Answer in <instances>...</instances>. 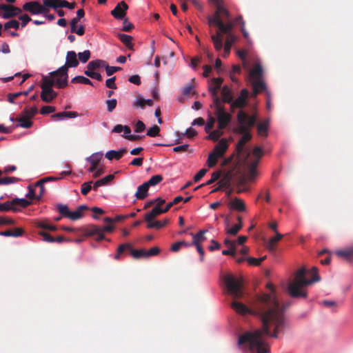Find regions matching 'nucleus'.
<instances>
[{"label": "nucleus", "mask_w": 353, "mask_h": 353, "mask_svg": "<svg viewBox=\"0 0 353 353\" xmlns=\"http://www.w3.org/2000/svg\"><path fill=\"white\" fill-rule=\"evenodd\" d=\"M266 288L270 290V293L256 295L251 308L238 301H233L231 307L240 314L256 316L260 320L264 332L270 334V327H273V334L271 335L278 338L279 334L285 327L284 312L285 307L290 304L283 306L280 305L272 283H268Z\"/></svg>", "instance_id": "f257e3e1"}, {"label": "nucleus", "mask_w": 353, "mask_h": 353, "mask_svg": "<svg viewBox=\"0 0 353 353\" xmlns=\"http://www.w3.org/2000/svg\"><path fill=\"white\" fill-rule=\"evenodd\" d=\"M74 51H68L65 65L51 72L50 77L46 76V103L51 101L57 96V93L52 89L53 85L59 88H63L68 85V68L78 66L79 61Z\"/></svg>", "instance_id": "f03ea898"}, {"label": "nucleus", "mask_w": 353, "mask_h": 353, "mask_svg": "<svg viewBox=\"0 0 353 353\" xmlns=\"http://www.w3.org/2000/svg\"><path fill=\"white\" fill-rule=\"evenodd\" d=\"M223 4L215 5L216 10L214 13L208 18L209 26H214L218 28L216 34H212L210 37L216 51H220L223 48V38L221 33H228L229 31H232L234 28V23L230 21V13Z\"/></svg>", "instance_id": "7ed1b4c3"}, {"label": "nucleus", "mask_w": 353, "mask_h": 353, "mask_svg": "<svg viewBox=\"0 0 353 353\" xmlns=\"http://www.w3.org/2000/svg\"><path fill=\"white\" fill-rule=\"evenodd\" d=\"M238 126L234 130L236 134H242L241 138L238 141L236 146V152L238 156H241L245 153V161L250 156V152L245 148L247 142L252 139L250 131L256 122V116L250 115L244 110H239L236 115Z\"/></svg>", "instance_id": "20e7f679"}, {"label": "nucleus", "mask_w": 353, "mask_h": 353, "mask_svg": "<svg viewBox=\"0 0 353 353\" xmlns=\"http://www.w3.org/2000/svg\"><path fill=\"white\" fill-rule=\"evenodd\" d=\"M273 327H270V334L263 330L261 325V329L255 330L253 332L247 331L239 336L238 345L242 348H247L251 352L256 353H270V349L268 343L263 339V335L274 338Z\"/></svg>", "instance_id": "39448f33"}, {"label": "nucleus", "mask_w": 353, "mask_h": 353, "mask_svg": "<svg viewBox=\"0 0 353 353\" xmlns=\"http://www.w3.org/2000/svg\"><path fill=\"white\" fill-rule=\"evenodd\" d=\"M311 273L312 278L307 279L305 277L306 270L305 268H301L295 272L293 280L288 285V292L292 298H307V292L304 290V288L321 280L316 267L312 268Z\"/></svg>", "instance_id": "423d86ee"}, {"label": "nucleus", "mask_w": 353, "mask_h": 353, "mask_svg": "<svg viewBox=\"0 0 353 353\" xmlns=\"http://www.w3.org/2000/svg\"><path fill=\"white\" fill-rule=\"evenodd\" d=\"M228 293L234 299H240L243 296V281L232 275H227L224 279Z\"/></svg>", "instance_id": "0eeeda50"}, {"label": "nucleus", "mask_w": 353, "mask_h": 353, "mask_svg": "<svg viewBox=\"0 0 353 353\" xmlns=\"http://www.w3.org/2000/svg\"><path fill=\"white\" fill-rule=\"evenodd\" d=\"M59 213L63 217L68 218L72 221H77L81 219L83 216V211L86 210L88 208L86 205H79L74 212H71L67 205L58 203L56 205Z\"/></svg>", "instance_id": "6e6552de"}, {"label": "nucleus", "mask_w": 353, "mask_h": 353, "mask_svg": "<svg viewBox=\"0 0 353 353\" xmlns=\"http://www.w3.org/2000/svg\"><path fill=\"white\" fill-rule=\"evenodd\" d=\"M114 230V226L109 225L103 228L90 225L85 230V235L93 236L95 240L99 241L104 239V232H112Z\"/></svg>", "instance_id": "1a4fd4ad"}, {"label": "nucleus", "mask_w": 353, "mask_h": 353, "mask_svg": "<svg viewBox=\"0 0 353 353\" xmlns=\"http://www.w3.org/2000/svg\"><path fill=\"white\" fill-rule=\"evenodd\" d=\"M125 250L130 251L131 255L134 259H139V258H147L146 255V250L143 249L140 250H134L132 249V245L130 243H123L119 245L117 254L114 256V259L119 260L121 254H122Z\"/></svg>", "instance_id": "9d476101"}, {"label": "nucleus", "mask_w": 353, "mask_h": 353, "mask_svg": "<svg viewBox=\"0 0 353 353\" xmlns=\"http://www.w3.org/2000/svg\"><path fill=\"white\" fill-rule=\"evenodd\" d=\"M44 2V0L43 1ZM23 10L29 12L32 15L40 14L44 12V3L38 1H31L23 5Z\"/></svg>", "instance_id": "9b49d317"}, {"label": "nucleus", "mask_w": 353, "mask_h": 353, "mask_svg": "<svg viewBox=\"0 0 353 353\" xmlns=\"http://www.w3.org/2000/svg\"><path fill=\"white\" fill-rule=\"evenodd\" d=\"M214 114L217 118L219 130L225 129L232 120L231 114L227 112L225 109L218 110V111L214 112Z\"/></svg>", "instance_id": "f8f14e48"}, {"label": "nucleus", "mask_w": 353, "mask_h": 353, "mask_svg": "<svg viewBox=\"0 0 353 353\" xmlns=\"http://www.w3.org/2000/svg\"><path fill=\"white\" fill-rule=\"evenodd\" d=\"M44 192V178L39 180L34 188L28 187V192L26 194L27 197L35 198L37 196L41 198Z\"/></svg>", "instance_id": "ddd939ff"}, {"label": "nucleus", "mask_w": 353, "mask_h": 353, "mask_svg": "<svg viewBox=\"0 0 353 353\" xmlns=\"http://www.w3.org/2000/svg\"><path fill=\"white\" fill-rule=\"evenodd\" d=\"M0 10H3L1 17L5 19L15 17L22 12V10L19 8L3 3L0 4Z\"/></svg>", "instance_id": "4468645a"}, {"label": "nucleus", "mask_w": 353, "mask_h": 353, "mask_svg": "<svg viewBox=\"0 0 353 353\" xmlns=\"http://www.w3.org/2000/svg\"><path fill=\"white\" fill-rule=\"evenodd\" d=\"M128 9V6L125 1H122L111 11V14L117 19H122L125 16Z\"/></svg>", "instance_id": "2eb2a0df"}, {"label": "nucleus", "mask_w": 353, "mask_h": 353, "mask_svg": "<svg viewBox=\"0 0 353 353\" xmlns=\"http://www.w3.org/2000/svg\"><path fill=\"white\" fill-rule=\"evenodd\" d=\"M102 153H94L91 156L86 158V161L90 163V167L88 168V172L94 171L97 167L101 166L100 164L102 160Z\"/></svg>", "instance_id": "dca6fc26"}, {"label": "nucleus", "mask_w": 353, "mask_h": 353, "mask_svg": "<svg viewBox=\"0 0 353 353\" xmlns=\"http://www.w3.org/2000/svg\"><path fill=\"white\" fill-rule=\"evenodd\" d=\"M226 34V39L224 43V54L223 57H226L229 55L230 52V50L232 48V44L234 43L236 40L235 36L232 33V31H229L228 33H221V36L223 37V34Z\"/></svg>", "instance_id": "f3484780"}, {"label": "nucleus", "mask_w": 353, "mask_h": 353, "mask_svg": "<svg viewBox=\"0 0 353 353\" xmlns=\"http://www.w3.org/2000/svg\"><path fill=\"white\" fill-rule=\"evenodd\" d=\"M228 148V144L227 140L225 139H222L214 147L212 152L220 158L223 156Z\"/></svg>", "instance_id": "a211bd4d"}, {"label": "nucleus", "mask_w": 353, "mask_h": 353, "mask_svg": "<svg viewBox=\"0 0 353 353\" xmlns=\"http://www.w3.org/2000/svg\"><path fill=\"white\" fill-rule=\"evenodd\" d=\"M263 77V68L260 63H256L249 73V81L261 79Z\"/></svg>", "instance_id": "6ab92c4d"}, {"label": "nucleus", "mask_w": 353, "mask_h": 353, "mask_svg": "<svg viewBox=\"0 0 353 353\" xmlns=\"http://www.w3.org/2000/svg\"><path fill=\"white\" fill-rule=\"evenodd\" d=\"M219 179L218 185H220L223 189L228 188L231 185V183L233 179V174L230 171L227 172L223 174H221V177Z\"/></svg>", "instance_id": "aec40b11"}, {"label": "nucleus", "mask_w": 353, "mask_h": 353, "mask_svg": "<svg viewBox=\"0 0 353 353\" xmlns=\"http://www.w3.org/2000/svg\"><path fill=\"white\" fill-rule=\"evenodd\" d=\"M336 255L346 261H351L353 259V248H347L343 250H336Z\"/></svg>", "instance_id": "412c9836"}, {"label": "nucleus", "mask_w": 353, "mask_h": 353, "mask_svg": "<svg viewBox=\"0 0 353 353\" xmlns=\"http://www.w3.org/2000/svg\"><path fill=\"white\" fill-rule=\"evenodd\" d=\"M252 84V86L253 88V92L254 95L256 96L258 94L263 91L266 90V84L261 79L254 80L252 81H250Z\"/></svg>", "instance_id": "4be33fe9"}, {"label": "nucleus", "mask_w": 353, "mask_h": 353, "mask_svg": "<svg viewBox=\"0 0 353 353\" xmlns=\"http://www.w3.org/2000/svg\"><path fill=\"white\" fill-rule=\"evenodd\" d=\"M229 206L236 211L245 212L246 206L243 201L239 198H234L229 203Z\"/></svg>", "instance_id": "5701e85b"}, {"label": "nucleus", "mask_w": 353, "mask_h": 353, "mask_svg": "<svg viewBox=\"0 0 353 353\" xmlns=\"http://www.w3.org/2000/svg\"><path fill=\"white\" fill-rule=\"evenodd\" d=\"M126 148H121L119 150H110L106 152L105 158L111 161L112 159L119 160L126 152Z\"/></svg>", "instance_id": "b1692460"}, {"label": "nucleus", "mask_w": 353, "mask_h": 353, "mask_svg": "<svg viewBox=\"0 0 353 353\" xmlns=\"http://www.w3.org/2000/svg\"><path fill=\"white\" fill-rule=\"evenodd\" d=\"M149 187L148 184L143 183L137 188V191L135 193V196L139 200H143L148 196Z\"/></svg>", "instance_id": "393cba45"}, {"label": "nucleus", "mask_w": 353, "mask_h": 353, "mask_svg": "<svg viewBox=\"0 0 353 353\" xmlns=\"http://www.w3.org/2000/svg\"><path fill=\"white\" fill-rule=\"evenodd\" d=\"M248 104V101L245 99L238 97L235 100L232 99V102H231L230 105V111L233 112L236 108L241 109L240 110H243Z\"/></svg>", "instance_id": "a878e982"}, {"label": "nucleus", "mask_w": 353, "mask_h": 353, "mask_svg": "<svg viewBox=\"0 0 353 353\" xmlns=\"http://www.w3.org/2000/svg\"><path fill=\"white\" fill-rule=\"evenodd\" d=\"M163 214L162 208L155 206L153 209L145 214V221L148 223L153 221L157 216Z\"/></svg>", "instance_id": "bb28decb"}, {"label": "nucleus", "mask_w": 353, "mask_h": 353, "mask_svg": "<svg viewBox=\"0 0 353 353\" xmlns=\"http://www.w3.org/2000/svg\"><path fill=\"white\" fill-rule=\"evenodd\" d=\"M79 114L77 112H61L51 115L52 120H63L65 118H76Z\"/></svg>", "instance_id": "cd10ccee"}, {"label": "nucleus", "mask_w": 353, "mask_h": 353, "mask_svg": "<svg viewBox=\"0 0 353 353\" xmlns=\"http://www.w3.org/2000/svg\"><path fill=\"white\" fill-rule=\"evenodd\" d=\"M221 95L223 97V102L226 103H231L234 99L232 90L228 85H224L221 88Z\"/></svg>", "instance_id": "c85d7f7f"}, {"label": "nucleus", "mask_w": 353, "mask_h": 353, "mask_svg": "<svg viewBox=\"0 0 353 353\" xmlns=\"http://www.w3.org/2000/svg\"><path fill=\"white\" fill-rule=\"evenodd\" d=\"M117 37L119 39V40L130 50H134L133 48V43H132V37L123 34V33H118Z\"/></svg>", "instance_id": "c756f323"}, {"label": "nucleus", "mask_w": 353, "mask_h": 353, "mask_svg": "<svg viewBox=\"0 0 353 353\" xmlns=\"http://www.w3.org/2000/svg\"><path fill=\"white\" fill-rule=\"evenodd\" d=\"M114 174H109L99 180H97V181H95L94 183L93 190L94 191H97L98 188L100 186H103V185H105L108 184L110 181H112L114 179Z\"/></svg>", "instance_id": "7c9ffc66"}, {"label": "nucleus", "mask_w": 353, "mask_h": 353, "mask_svg": "<svg viewBox=\"0 0 353 353\" xmlns=\"http://www.w3.org/2000/svg\"><path fill=\"white\" fill-rule=\"evenodd\" d=\"M283 234L276 232V235L273 237H271L266 243L267 249L271 252L274 251L276 244L283 238Z\"/></svg>", "instance_id": "2f4dec72"}, {"label": "nucleus", "mask_w": 353, "mask_h": 353, "mask_svg": "<svg viewBox=\"0 0 353 353\" xmlns=\"http://www.w3.org/2000/svg\"><path fill=\"white\" fill-rule=\"evenodd\" d=\"M207 232V230H200L197 234H194L191 233L190 234L192 236V244L194 245H201L202 242L206 240V237L204 234Z\"/></svg>", "instance_id": "473e14b6"}, {"label": "nucleus", "mask_w": 353, "mask_h": 353, "mask_svg": "<svg viewBox=\"0 0 353 353\" xmlns=\"http://www.w3.org/2000/svg\"><path fill=\"white\" fill-rule=\"evenodd\" d=\"M20 209L17 207L14 206L13 201H6L5 203H1L0 205V211L6 212V211H13L18 212Z\"/></svg>", "instance_id": "72a5a7b5"}, {"label": "nucleus", "mask_w": 353, "mask_h": 353, "mask_svg": "<svg viewBox=\"0 0 353 353\" xmlns=\"http://www.w3.org/2000/svg\"><path fill=\"white\" fill-rule=\"evenodd\" d=\"M105 61L100 59L92 61L88 63L87 65V70H96L101 67H104Z\"/></svg>", "instance_id": "f704fd0d"}, {"label": "nucleus", "mask_w": 353, "mask_h": 353, "mask_svg": "<svg viewBox=\"0 0 353 353\" xmlns=\"http://www.w3.org/2000/svg\"><path fill=\"white\" fill-rule=\"evenodd\" d=\"M168 219H165L163 221H151L149 222L147 224V228L152 229V228H156L157 230H159L166 225L168 223Z\"/></svg>", "instance_id": "c9c22d12"}, {"label": "nucleus", "mask_w": 353, "mask_h": 353, "mask_svg": "<svg viewBox=\"0 0 353 353\" xmlns=\"http://www.w3.org/2000/svg\"><path fill=\"white\" fill-rule=\"evenodd\" d=\"M63 0H46V8H51L54 10L62 8Z\"/></svg>", "instance_id": "e433bc0d"}, {"label": "nucleus", "mask_w": 353, "mask_h": 353, "mask_svg": "<svg viewBox=\"0 0 353 353\" xmlns=\"http://www.w3.org/2000/svg\"><path fill=\"white\" fill-rule=\"evenodd\" d=\"M123 131L124 132L125 135H131L130 134L131 129L128 125H123L121 124H117L114 127V128L112 130V132H115V133H120Z\"/></svg>", "instance_id": "4c0bfd02"}, {"label": "nucleus", "mask_w": 353, "mask_h": 353, "mask_svg": "<svg viewBox=\"0 0 353 353\" xmlns=\"http://www.w3.org/2000/svg\"><path fill=\"white\" fill-rule=\"evenodd\" d=\"M71 82L73 83H83L93 85V83L89 79L83 76H76L72 79Z\"/></svg>", "instance_id": "58836bf2"}, {"label": "nucleus", "mask_w": 353, "mask_h": 353, "mask_svg": "<svg viewBox=\"0 0 353 353\" xmlns=\"http://www.w3.org/2000/svg\"><path fill=\"white\" fill-rule=\"evenodd\" d=\"M243 228V223H236L234 224L232 227L229 228H225V232L228 234L232 236H236L237 233L241 230Z\"/></svg>", "instance_id": "ea45409f"}, {"label": "nucleus", "mask_w": 353, "mask_h": 353, "mask_svg": "<svg viewBox=\"0 0 353 353\" xmlns=\"http://www.w3.org/2000/svg\"><path fill=\"white\" fill-rule=\"evenodd\" d=\"M213 99V103L210 105L212 108H214V112L218 111V110H223L224 109V107L222 104L223 99L221 100L218 96L212 97Z\"/></svg>", "instance_id": "a19ab883"}, {"label": "nucleus", "mask_w": 353, "mask_h": 353, "mask_svg": "<svg viewBox=\"0 0 353 353\" xmlns=\"http://www.w3.org/2000/svg\"><path fill=\"white\" fill-rule=\"evenodd\" d=\"M163 181V176L160 174H156L152 176L147 182H145L148 184V187L154 186L159 183Z\"/></svg>", "instance_id": "79ce46f5"}, {"label": "nucleus", "mask_w": 353, "mask_h": 353, "mask_svg": "<svg viewBox=\"0 0 353 353\" xmlns=\"http://www.w3.org/2000/svg\"><path fill=\"white\" fill-rule=\"evenodd\" d=\"M14 206L17 207L20 209V208H25L30 204V201L24 198L19 199L15 198L12 199Z\"/></svg>", "instance_id": "37998d69"}, {"label": "nucleus", "mask_w": 353, "mask_h": 353, "mask_svg": "<svg viewBox=\"0 0 353 353\" xmlns=\"http://www.w3.org/2000/svg\"><path fill=\"white\" fill-rule=\"evenodd\" d=\"M221 130H219L218 128L217 130L210 131L209 132V135L207 137V139L212 140L214 141H216L219 139V137H221L223 134V132Z\"/></svg>", "instance_id": "c03bdc74"}, {"label": "nucleus", "mask_w": 353, "mask_h": 353, "mask_svg": "<svg viewBox=\"0 0 353 353\" xmlns=\"http://www.w3.org/2000/svg\"><path fill=\"white\" fill-rule=\"evenodd\" d=\"M32 123L30 119H28L26 117H22L19 119V123L17 124L16 127H21L23 128H29L32 126Z\"/></svg>", "instance_id": "a18cd8bd"}, {"label": "nucleus", "mask_w": 353, "mask_h": 353, "mask_svg": "<svg viewBox=\"0 0 353 353\" xmlns=\"http://www.w3.org/2000/svg\"><path fill=\"white\" fill-rule=\"evenodd\" d=\"M92 181H90L85 182L81 185V192L83 195H87L92 188H93V186H92Z\"/></svg>", "instance_id": "49530a36"}, {"label": "nucleus", "mask_w": 353, "mask_h": 353, "mask_svg": "<svg viewBox=\"0 0 353 353\" xmlns=\"http://www.w3.org/2000/svg\"><path fill=\"white\" fill-rule=\"evenodd\" d=\"M20 23L16 19L8 21L4 24V29L8 30L10 28H14L18 30L19 28Z\"/></svg>", "instance_id": "de8ad7c7"}, {"label": "nucleus", "mask_w": 353, "mask_h": 353, "mask_svg": "<svg viewBox=\"0 0 353 353\" xmlns=\"http://www.w3.org/2000/svg\"><path fill=\"white\" fill-rule=\"evenodd\" d=\"M19 181L20 179L17 177H4L0 179V185H9L11 183H15Z\"/></svg>", "instance_id": "09e8293b"}, {"label": "nucleus", "mask_w": 353, "mask_h": 353, "mask_svg": "<svg viewBox=\"0 0 353 353\" xmlns=\"http://www.w3.org/2000/svg\"><path fill=\"white\" fill-rule=\"evenodd\" d=\"M79 60L82 63H86L90 58V52L88 50L78 53Z\"/></svg>", "instance_id": "8fccbe9b"}, {"label": "nucleus", "mask_w": 353, "mask_h": 353, "mask_svg": "<svg viewBox=\"0 0 353 353\" xmlns=\"http://www.w3.org/2000/svg\"><path fill=\"white\" fill-rule=\"evenodd\" d=\"M84 74L86 76H88L92 79H97L99 81H102V79H103L102 76L99 73L94 72V70H86L84 71Z\"/></svg>", "instance_id": "3c124183"}, {"label": "nucleus", "mask_w": 353, "mask_h": 353, "mask_svg": "<svg viewBox=\"0 0 353 353\" xmlns=\"http://www.w3.org/2000/svg\"><path fill=\"white\" fill-rule=\"evenodd\" d=\"M215 121V119L211 114H209L207 123L205 126V131L207 133H209L211 131V130L214 128Z\"/></svg>", "instance_id": "603ef678"}, {"label": "nucleus", "mask_w": 353, "mask_h": 353, "mask_svg": "<svg viewBox=\"0 0 353 353\" xmlns=\"http://www.w3.org/2000/svg\"><path fill=\"white\" fill-rule=\"evenodd\" d=\"M160 130V128L158 125H154L153 127L148 130L146 134L149 137H154L159 135Z\"/></svg>", "instance_id": "864d4df0"}, {"label": "nucleus", "mask_w": 353, "mask_h": 353, "mask_svg": "<svg viewBox=\"0 0 353 353\" xmlns=\"http://www.w3.org/2000/svg\"><path fill=\"white\" fill-rule=\"evenodd\" d=\"M219 158V157L218 156H216L215 154H214L213 152H211L209 154L208 158V161H207L208 165L210 168H212V167L215 166V165L217 163V159Z\"/></svg>", "instance_id": "5fc2aeb1"}, {"label": "nucleus", "mask_w": 353, "mask_h": 353, "mask_svg": "<svg viewBox=\"0 0 353 353\" xmlns=\"http://www.w3.org/2000/svg\"><path fill=\"white\" fill-rule=\"evenodd\" d=\"M266 258V256H263V257H261V258H259V259H256V258H254V257H248L246 259V260L248 261V263L250 265H255V266H258L261 264V263L265 260V259Z\"/></svg>", "instance_id": "6e6d98bb"}, {"label": "nucleus", "mask_w": 353, "mask_h": 353, "mask_svg": "<svg viewBox=\"0 0 353 353\" xmlns=\"http://www.w3.org/2000/svg\"><path fill=\"white\" fill-rule=\"evenodd\" d=\"M221 177V171L214 172L212 174L210 179H209L206 183H203L204 186L209 185L216 181Z\"/></svg>", "instance_id": "4d7b16f0"}, {"label": "nucleus", "mask_w": 353, "mask_h": 353, "mask_svg": "<svg viewBox=\"0 0 353 353\" xmlns=\"http://www.w3.org/2000/svg\"><path fill=\"white\" fill-rule=\"evenodd\" d=\"M268 121H263V122L259 123L258 125V126H257L258 132L260 134H263L264 133L265 135L266 136L267 135V131H268Z\"/></svg>", "instance_id": "13d9d810"}, {"label": "nucleus", "mask_w": 353, "mask_h": 353, "mask_svg": "<svg viewBox=\"0 0 353 353\" xmlns=\"http://www.w3.org/2000/svg\"><path fill=\"white\" fill-rule=\"evenodd\" d=\"M28 94V91H25V92H14V93H10L8 94V101L12 103H14V99L17 98V97H20V95L21 94H25V95H27Z\"/></svg>", "instance_id": "bf43d9fd"}, {"label": "nucleus", "mask_w": 353, "mask_h": 353, "mask_svg": "<svg viewBox=\"0 0 353 353\" xmlns=\"http://www.w3.org/2000/svg\"><path fill=\"white\" fill-rule=\"evenodd\" d=\"M104 68H105L106 74L108 76H111L114 72L121 70V68H120V67L110 66V65H107L106 63L105 64Z\"/></svg>", "instance_id": "052dcab7"}, {"label": "nucleus", "mask_w": 353, "mask_h": 353, "mask_svg": "<svg viewBox=\"0 0 353 353\" xmlns=\"http://www.w3.org/2000/svg\"><path fill=\"white\" fill-rule=\"evenodd\" d=\"M107 105V109L109 112H112L116 108L117 104V101L115 99L107 100L105 101Z\"/></svg>", "instance_id": "680f3d73"}, {"label": "nucleus", "mask_w": 353, "mask_h": 353, "mask_svg": "<svg viewBox=\"0 0 353 353\" xmlns=\"http://www.w3.org/2000/svg\"><path fill=\"white\" fill-rule=\"evenodd\" d=\"M145 129V125L141 121H138L135 125L134 132L137 133L142 132Z\"/></svg>", "instance_id": "e2e57ef3"}, {"label": "nucleus", "mask_w": 353, "mask_h": 353, "mask_svg": "<svg viewBox=\"0 0 353 353\" xmlns=\"http://www.w3.org/2000/svg\"><path fill=\"white\" fill-rule=\"evenodd\" d=\"M116 77H113L106 80L105 85L111 89H117V85L115 84Z\"/></svg>", "instance_id": "0e129e2a"}, {"label": "nucleus", "mask_w": 353, "mask_h": 353, "mask_svg": "<svg viewBox=\"0 0 353 353\" xmlns=\"http://www.w3.org/2000/svg\"><path fill=\"white\" fill-rule=\"evenodd\" d=\"M223 255H230L236 258V248H228V250H223L222 251Z\"/></svg>", "instance_id": "69168bd1"}, {"label": "nucleus", "mask_w": 353, "mask_h": 353, "mask_svg": "<svg viewBox=\"0 0 353 353\" xmlns=\"http://www.w3.org/2000/svg\"><path fill=\"white\" fill-rule=\"evenodd\" d=\"M207 170L205 168H203L199 171V172L194 176V182L199 181L206 174Z\"/></svg>", "instance_id": "338daca9"}, {"label": "nucleus", "mask_w": 353, "mask_h": 353, "mask_svg": "<svg viewBox=\"0 0 353 353\" xmlns=\"http://www.w3.org/2000/svg\"><path fill=\"white\" fill-rule=\"evenodd\" d=\"M160 252V249L158 247H153L148 251L146 250L147 258L157 255Z\"/></svg>", "instance_id": "774afa93"}]
</instances>
